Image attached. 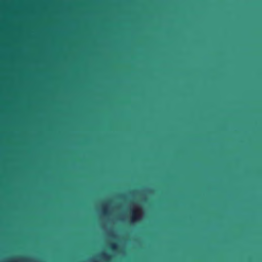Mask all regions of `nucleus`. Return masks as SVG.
I'll return each instance as SVG.
<instances>
[{"instance_id":"3","label":"nucleus","mask_w":262,"mask_h":262,"mask_svg":"<svg viewBox=\"0 0 262 262\" xmlns=\"http://www.w3.org/2000/svg\"><path fill=\"white\" fill-rule=\"evenodd\" d=\"M102 255L105 258H110V256L105 253H102Z\"/></svg>"},{"instance_id":"1","label":"nucleus","mask_w":262,"mask_h":262,"mask_svg":"<svg viewBox=\"0 0 262 262\" xmlns=\"http://www.w3.org/2000/svg\"><path fill=\"white\" fill-rule=\"evenodd\" d=\"M139 219V216L136 212H133L132 222H136Z\"/></svg>"},{"instance_id":"2","label":"nucleus","mask_w":262,"mask_h":262,"mask_svg":"<svg viewBox=\"0 0 262 262\" xmlns=\"http://www.w3.org/2000/svg\"><path fill=\"white\" fill-rule=\"evenodd\" d=\"M110 248L111 250L115 251L118 249V245L116 243H112L110 244Z\"/></svg>"},{"instance_id":"4","label":"nucleus","mask_w":262,"mask_h":262,"mask_svg":"<svg viewBox=\"0 0 262 262\" xmlns=\"http://www.w3.org/2000/svg\"><path fill=\"white\" fill-rule=\"evenodd\" d=\"M103 213L104 214H107V211H106V210L105 209H104V210L103 211Z\"/></svg>"}]
</instances>
